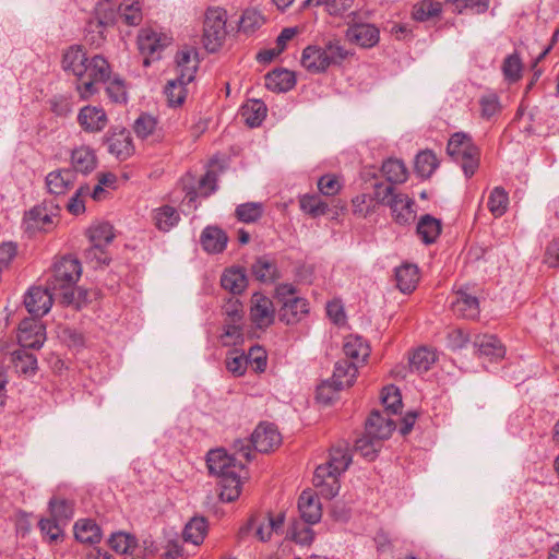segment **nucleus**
Instances as JSON below:
<instances>
[{"mask_svg": "<svg viewBox=\"0 0 559 559\" xmlns=\"http://www.w3.org/2000/svg\"><path fill=\"white\" fill-rule=\"evenodd\" d=\"M209 472L219 478V497L223 501L231 502L240 495L243 464L230 456L223 449L211 450L206 459Z\"/></svg>", "mask_w": 559, "mask_h": 559, "instance_id": "1", "label": "nucleus"}, {"mask_svg": "<svg viewBox=\"0 0 559 559\" xmlns=\"http://www.w3.org/2000/svg\"><path fill=\"white\" fill-rule=\"evenodd\" d=\"M350 463L352 455L346 442L331 449L329 461L318 466L313 475V485L322 497L332 499L338 493L341 488L338 476L348 468Z\"/></svg>", "mask_w": 559, "mask_h": 559, "instance_id": "2", "label": "nucleus"}, {"mask_svg": "<svg viewBox=\"0 0 559 559\" xmlns=\"http://www.w3.org/2000/svg\"><path fill=\"white\" fill-rule=\"evenodd\" d=\"M81 273V263L76 258L63 257L55 264L47 285L55 294L59 295L62 304L76 302L73 286L79 281Z\"/></svg>", "mask_w": 559, "mask_h": 559, "instance_id": "3", "label": "nucleus"}, {"mask_svg": "<svg viewBox=\"0 0 559 559\" xmlns=\"http://www.w3.org/2000/svg\"><path fill=\"white\" fill-rule=\"evenodd\" d=\"M111 68L100 55L87 59L82 73L76 79L75 90L82 100H86L98 93V84L110 79Z\"/></svg>", "mask_w": 559, "mask_h": 559, "instance_id": "4", "label": "nucleus"}, {"mask_svg": "<svg viewBox=\"0 0 559 559\" xmlns=\"http://www.w3.org/2000/svg\"><path fill=\"white\" fill-rule=\"evenodd\" d=\"M347 51L340 40H329L324 47L308 46L301 56L302 67L312 73L324 72L331 64L341 63Z\"/></svg>", "mask_w": 559, "mask_h": 559, "instance_id": "5", "label": "nucleus"}, {"mask_svg": "<svg viewBox=\"0 0 559 559\" xmlns=\"http://www.w3.org/2000/svg\"><path fill=\"white\" fill-rule=\"evenodd\" d=\"M447 152L452 158L462 163L466 177L475 174L478 168V150L469 136L462 132L454 133L448 142Z\"/></svg>", "mask_w": 559, "mask_h": 559, "instance_id": "6", "label": "nucleus"}, {"mask_svg": "<svg viewBox=\"0 0 559 559\" xmlns=\"http://www.w3.org/2000/svg\"><path fill=\"white\" fill-rule=\"evenodd\" d=\"M296 289L290 284H281L275 289L276 298L282 302L280 320L286 324L299 322L308 313V302L295 296Z\"/></svg>", "mask_w": 559, "mask_h": 559, "instance_id": "7", "label": "nucleus"}, {"mask_svg": "<svg viewBox=\"0 0 559 559\" xmlns=\"http://www.w3.org/2000/svg\"><path fill=\"white\" fill-rule=\"evenodd\" d=\"M227 13L223 8H209L205 13L203 27V44L207 51L215 52L226 37Z\"/></svg>", "mask_w": 559, "mask_h": 559, "instance_id": "8", "label": "nucleus"}, {"mask_svg": "<svg viewBox=\"0 0 559 559\" xmlns=\"http://www.w3.org/2000/svg\"><path fill=\"white\" fill-rule=\"evenodd\" d=\"M170 44V38L152 28H142L138 35V47L145 57L144 66L150 64L151 59H158L159 52Z\"/></svg>", "mask_w": 559, "mask_h": 559, "instance_id": "9", "label": "nucleus"}, {"mask_svg": "<svg viewBox=\"0 0 559 559\" xmlns=\"http://www.w3.org/2000/svg\"><path fill=\"white\" fill-rule=\"evenodd\" d=\"M250 319L259 329H266L273 324L275 309L272 300L261 293H254L250 300Z\"/></svg>", "mask_w": 559, "mask_h": 559, "instance_id": "10", "label": "nucleus"}, {"mask_svg": "<svg viewBox=\"0 0 559 559\" xmlns=\"http://www.w3.org/2000/svg\"><path fill=\"white\" fill-rule=\"evenodd\" d=\"M53 296H59L55 294L47 285V288H41L38 286L31 287L24 297V305L27 311L34 317H43L46 314L51 306Z\"/></svg>", "mask_w": 559, "mask_h": 559, "instance_id": "11", "label": "nucleus"}, {"mask_svg": "<svg viewBox=\"0 0 559 559\" xmlns=\"http://www.w3.org/2000/svg\"><path fill=\"white\" fill-rule=\"evenodd\" d=\"M105 141L108 146V152L118 159L124 160L134 152L130 132L123 128L111 129L107 133Z\"/></svg>", "mask_w": 559, "mask_h": 559, "instance_id": "12", "label": "nucleus"}, {"mask_svg": "<svg viewBox=\"0 0 559 559\" xmlns=\"http://www.w3.org/2000/svg\"><path fill=\"white\" fill-rule=\"evenodd\" d=\"M78 122L85 132L97 133L106 128L108 118L102 107L87 105L80 109Z\"/></svg>", "mask_w": 559, "mask_h": 559, "instance_id": "13", "label": "nucleus"}, {"mask_svg": "<svg viewBox=\"0 0 559 559\" xmlns=\"http://www.w3.org/2000/svg\"><path fill=\"white\" fill-rule=\"evenodd\" d=\"M281 441V435L272 424L259 425L251 435L253 448L263 453H267L278 447Z\"/></svg>", "mask_w": 559, "mask_h": 559, "instance_id": "14", "label": "nucleus"}, {"mask_svg": "<svg viewBox=\"0 0 559 559\" xmlns=\"http://www.w3.org/2000/svg\"><path fill=\"white\" fill-rule=\"evenodd\" d=\"M177 78L181 82H192L199 68L197 51L191 47H185L176 55Z\"/></svg>", "mask_w": 559, "mask_h": 559, "instance_id": "15", "label": "nucleus"}, {"mask_svg": "<svg viewBox=\"0 0 559 559\" xmlns=\"http://www.w3.org/2000/svg\"><path fill=\"white\" fill-rule=\"evenodd\" d=\"M346 37L352 43L369 48L379 41V29L372 24L354 23L347 28Z\"/></svg>", "mask_w": 559, "mask_h": 559, "instance_id": "16", "label": "nucleus"}, {"mask_svg": "<svg viewBox=\"0 0 559 559\" xmlns=\"http://www.w3.org/2000/svg\"><path fill=\"white\" fill-rule=\"evenodd\" d=\"M75 173L70 168L57 169L46 176V187L55 195L66 194L74 185Z\"/></svg>", "mask_w": 559, "mask_h": 559, "instance_id": "17", "label": "nucleus"}, {"mask_svg": "<svg viewBox=\"0 0 559 559\" xmlns=\"http://www.w3.org/2000/svg\"><path fill=\"white\" fill-rule=\"evenodd\" d=\"M17 340L23 349H38L45 341L43 326L34 321H23L19 328Z\"/></svg>", "mask_w": 559, "mask_h": 559, "instance_id": "18", "label": "nucleus"}, {"mask_svg": "<svg viewBox=\"0 0 559 559\" xmlns=\"http://www.w3.org/2000/svg\"><path fill=\"white\" fill-rule=\"evenodd\" d=\"M395 429V423L389 417H385L381 412H371L366 421V431L373 439H381L382 441L389 439Z\"/></svg>", "mask_w": 559, "mask_h": 559, "instance_id": "19", "label": "nucleus"}, {"mask_svg": "<svg viewBox=\"0 0 559 559\" xmlns=\"http://www.w3.org/2000/svg\"><path fill=\"white\" fill-rule=\"evenodd\" d=\"M88 57L84 48L80 45H73L67 48L62 55L61 67L64 72L72 74L78 79L85 66Z\"/></svg>", "mask_w": 559, "mask_h": 559, "instance_id": "20", "label": "nucleus"}, {"mask_svg": "<svg viewBox=\"0 0 559 559\" xmlns=\"http://www.w3.org/2000/svg\"><path fill=\"white\" fill-rule=\"evenodd\" d=\"M298 509L301 519L309 523L316 524L321 520L322 510L318 498L310 491H304L298 500Z\"/></svg>", "mask_w": 559, "mask_h": 559, "instance_id": "21", "label": "nucleus"}, {"mask_svg": "<svg viewBox=\"0 0 559 559\" xmlns=\"http://www.w3.org/2000/svg\"><path fill=\"white\" fill-rule=\"evenodd\" d=\"M357 376V364L347 360H340L335 364L331 378L336 390H343L354 384Z\"/></svg>", "mask_w": 559, "mask_h": 559, "instance_id": "22", "label": "nucleus"}, {"mask_svg": "<svg viewBox=\"0 0 559 559\" xmlns=\"http://www.w3.org/2000/svg\"><path fill=\"white\" fill-rule=\"evenodd\" d=\"M414 205L413 199L404 193H399L390 205L395 222L401 225L413 222L415 219Z\"/></svg>", "mask_w": 559, "mask_h": 559, "instance_id": "23", "label": "nucleus"}, {"mask_svg": "<svg viewBox=\"0 0 559 559\" xmlns=\"http://www.w3.org/2000/svg\"><path fill=\"white\" fill-rule=\"evenodd\" d=\"M452 309L454 313L466 318L475 319L479 313L478 299L469 295L466 290H459L455 299L452 301Z\"/></svg>", "mask_w": 559, "mask_h": 559, "instance_id": "24", "label": "nucleus"}, {"mask_svg": "<svg viewBox=\"0 0 559 559\" xmlns=\"http://www.w3.org/2000/svg\"><path fill=\"white\" fill-rule=\"evenodd\" d=\"M222 287L234 295L241 294L248 286V277L245 269L233 266L227 269L221 278Z\"/></svg>", "mask_w": 559, "mask_h": 559, "instance_id": "25", "label": "nucleus"}, {"mask_svg": "<svg viewBox=\"0 0 559 559\" xmlns=\"http://www.w3.org/2000/svg\"><path fill=\"white\" fill-rule=\"evenodd\" d=\"M295 83L294 73L285 69L274 70L265 75V86L272 92H287Z\"/></svg>", "mask_w": 559, "mask_h": 559, "instance_id": "26", "label": "nucleus"}, {"mask_svg": "<svg viewBox=\"0 0 559 559\" xmlns=\"http://www.w3.org/2000/svg\"><path fill=\"white\" fill-rule=\"evenodd\" d=\"M71 163L74 173L88 174L96 167V156L92 148L88 146H80L73 150L71 154Z\"/></svg>", "mask_w": 559, "mask_h": 559, "instance_id": "27", "label": "nucleus"}, {"mask_svg": "<svg viewBox=\"0 0 559 559\" xmlns=\"http://www.w3.org/2000/svg\"><path fill=\"white\" fill-rule=\"evenodd\" d=\"M343 350L345 356L357 365L364 362L370 354L369 345L357 335H349L345 338Z\"/></svg>", "mask_w": 559, "mask_h": 559, "instance_id": "28", "label": "nucleus"}, {"mask_svg": "<svg viewBox=\"0 0 559 559\" xmlns=\"http://www.w3.org/2000/svg\"><path fill=\"white\" fill-rule=\"evenodd\" d=\"M396 286L402 293H411L415 289L419 275L415 264L405 263L395 270Z\"/></svg>", "mask_w": 559, "mask_h": 559, "instance_id": "29", "label": "nucleus"}, {"mask_svg": "<svg viewBox=\"0 0 559 559\" xmlns=\"http://www.w3.org/2000/svg\"><path fill=\"white\" fill-rule=\"evenodd\" d=\"M226 234L217 227H206L201 235V243L210 253L222 252L227 245Z\"/></svg>", "mask_w": 559, "mask_h": 559, "instance_id": "30", "label": "nucleus"}, {"mask_svg": "<svg viewBox=\"0 0 559 559\" xmlns=\"http://www.w3.org/2000/svg\"><path fill=\"white\" fill-rule=\"evenodd\" d=\"M266 106L259 99L248 100L241 107V117L250 128L259 127L266 117Z\"/></svg>", "mask_w": 559, "mask_h": 559, "instance_id": "31", "label": "nucleus"}, {"mask_svg": "<svg viewBox=\"0 0 559 559\" xmlns=\"http://www.w3.org/2000/svg\"><path fill=\"white\" fill-rule=\"evenodd\" d=\"M11 361L17 373L33 376L37 370V358L26 349L19 348L11 354Z\"/></svg>", "mask_w": 559, "mask_h": 559, "instance_id": "32", "label": "nucleus"}, {"mask_svg": "<svg viewBox=\"0 0 559 559\" xmlns=\"http://www.w3.org/2000/svg\"><path fill=\"white\" fill-rule=\"evenodd\" d=\"M74 536L76 540L84 544H96L102 538L99 526L92 520H80L74 525Z\"/></svg>", "mask_w": 559, "mask_h": 559, "instance_id": "33", "label": "nucleus"}, {"mask_svg": "<svg viewBox=\"0 0 559 559\" xmlns=\"http://www.w3.org/2000/svg\"><path fill=\"white\" fill-rule=\"evenodd\" d=\"M253 276L263 283H271L278 277L277 266L267 257H259L251 266Z\"/></svg>", "mask_w": 559, "mask_h": 559, "instance_id": "34", "label": "nucleus"}, {"mask_svg": "<svg viewBox=\"0 0 559 559\" xmlns=\"http://www.w3.org/2000/svg\"><path fill=\"white\" fill-rule=\"evenodd\" d=\"M50 224H52L51 215L43 206H34L25 213L24 226L26 230H41Z\"/></svg>", "mask_w": 559, "mask_h": 559, "instance_id": "35", "label": "nucleus"}, {"mask_svg": "<svg viewBox=\"0 0 559 559\" xmlns=\"http://www.w3.org/2000/svg\"><path fill=\"white\" fill-rule=\"evenodd\" d=\"M474 344L478 348L480 355L492 358H502L504 356L503 346L493 335H478L476 336Z\"/></svg>", "mask_w": 559, "mask_h": 559, "instance_id": "36", "label": "nucleus"}, {"mask_svg": "<svg viewBox=\"0 0 559 559\" xmlns=\"http://www.w3.org/2000/svg\"><path fill=\"white\" fill-rule=\"evenodd\" d=\"M441 233V223L439 219L427 214L424 215L417 224V234L425 243H432Z\"/></svg>", "mask_w": 559, "mask_h": 559, "instance_id": "37", "label": "nucleus"}, {"mask_svg": "<svg viewBox=\"0 0 559 559\" xmlns=\"http://www.w3.org/2000/svg\"><path fill=\"white\" fill-rule=\"evenodd\" d=\"M206 533V520L204 518H193L186 524L182 536L185 542L198 546L204 540Z\"/></svg>", "mask_w": 559, "mask_h": 559, "instance_id": "38", "label": "nucleus"}, {"mask_svg": "<svg viewBox=\"0 0 559 559\" xmlns=\"http://www.w3.org/2000/svg\"><path fill=\"white\" fill-rule=\"evenodd\" d=\"M436 353L427 347H420L409 358V369L418 373L426 372L436 362Z\"/></svg>", "mask_w": 559, "mask_h": 559, "instance_id": "39", "label": "nucleus"}, {"mask_svg": "<svg viewBox=\"0 0 559 559\" xmlns=\"http://www.w3.org/2000/svg\"><path fill=\"white\" fill-rule=\"evenodd\" d=\"M381 171L391 183H403L407 179V168L396 158H389L382 164Z\"/></svg>", "mask_w": 559, "mask_h": 559, "instance_id": "40", "label": "nucleus"}, {"mask_svg": "<svg viewBox=\"0 0 559 559\" xmlns=\"http://www.w3.org/2000/svg\"><path fill=\"white\" fill-rule=\"evenodd\" d=\"M118 10L120 17L127 25L136 26L143 20L142 9L139 1L123 0Z\"/></svg>", "mask_w": 559, "mask_h": 559, "instance_id": "41", "label": "nucleus"}, {"mask_svg": "<svg viewBox=\"0 0 559 559\" xmlns=\"http://www.w3.org/2000/svg\"><path fill=\"white\" fill-rule=\"evenodd\" d=\"M179 219V214L173 206L165 205L154 212L155 225L162 231L171 229L178 224Z\"/></svg>", "mask_w": 559, "mask_h": 559, "instance_id": "42", "label": "nucleus"}, {"mask_svg": "<svg viewBox=\"0 0 559 559\" xmlns=\"http://www.w3.org/2000/svg\"><path fill=\"white\" fill-rule=\"evenodd\" d=\"M438 165V158L431 151L418 153L415 159V170L423 178H429Z\"/></svg>", "mask_w": 559, "mask_h": 559, "instance_id": "43", "label": "nucleus"}, {"mask_svg": "<svg viewBox=\"0 0 559 559\" xmlns=\"http://www.w3.org/2000/svg\"><path fill=\"white\" fill-rule=\"evenodd\" d=\"M382 447L381 439H373L366 431V435L359 438L355 443V450L368 461H373Z\"/></svg>", "mask_w": 559, "mask_h": 559, "instance_id": "44", "label": "nucleus"}, {"mask_svg": "<svg viewBox=\"0 0 559 559\" xmlns=\"http://www.w3.org/2000/svg\"><path fill=\"white\" fill-rule=\"evenodd\" d=\"M50 514L56 521L67 524L73 516V503L62 498H52L49 501Z\"/></svg>", "mask_w": 559, "mask_h": 559, "instance_id": "45", "label": "nucleus"}, {"mask_svg": "<svg viewBox=\"0 0 559 559\" xmlns=\"http://www.w3.org/2000/svg\"><path fill=\"white\" fill-rule=\"evenodd\" d=\"M190 82H181L180 79L168 81L165 87V95L170 106H180L187 97L186 85Z\"/></svg>", "mask_w": 559, "mask_h": 559, "instance_id": "46", "label": "nucleus"}, {"mask_svg": "<svg viewBox=\"0 0 559 559\" xmlns=\"http://www.w3.org/2000/svg\"><path fill=\"white\" fill-rule=\"evenodd\" d=\"M509 197L501 187H496L488 198V209L495 217L502 216L508 209Z\"/></svg>", "mask_w": 559, "mask_h": 559, "instance_id": "47", "label": "nucleus"}, {"mask_svg": "<svg viewBox=\"0 0 559 559\" xmlns=\"http://www.w3.org/2000/svg\"><path fill=\"white\" fill-rule=\"evenodd\" d=\"M299 204H300V209L313 216V217H317V216H321V215H324L326 212H328V203L322 201V199L319 197V195H310V194H305L300 198L299 200Z\"/></svg>", "mask_w": 559, "mask_h": 559, "instance_id": "48", "label": "nucleus"}, {"mask_svg": "<svg viewBox=\"0 0 559 559\" xmlns=\"http://www.w3.org/2000/svg\"><path fill=\"white\" fill-rule=\"evenodd\" d=\"M88 236L91 243L102 247H106L115 238L114 228L108 223H102L91 227L88 230Z\"/></svg>", "mask_w": 559, "mask_h": 559, "instance_id": "49", "label": "nucleus"}, {"mask_svg": "<svg viewBox=\"0 0 559 559\" xmlns=\"http://www.w3.org/2000/svg\"><path fill=\"white\" fill-rule=\"evenodd\" d=\"M441 12V3L432 0H423L414 5L413 17L417 21H427Z\"/></svg>", "mask_w": 559, "mask_h": 559, "instance_id": "50", "label": "nucleus"}, {"mask_svg": "<svg viewBox=\"0 0 559 559\" xmlns=\"http://www.w3.org/2000/svg\"><path fill=\"white\" fill-rule=\"evenodd\" d=\"M263 213V206L258 202H248L237 206L236 216L243 223L257 222Z\"/></svg>", "mask_w": 559, "mask_h": 559, "instance_id": "51", "label": "nucleus"}, {"mask_svg": "<svg viewBox=\"0 0 559 559\" xmlns=\"http://www.w3.org/2000/svg\"><path fill=\"white\" fill-rule=\"evenodd\" d=\"M381 401L385 407V412L390 414H396L402 406L400 391L394 385L383 388L381 393Z\"/></svg>", "mask_w": 559, "mask_h": 559, "instance_id": "52", "label": "nucleus"}, {"mask_svg": "<svg viewBox=\"0 0 559 559\" xmlns=\"http://www.w3.org/2000/svg\"><path fill=\"white\" fill-rule=\"evenodd\" d=\"M399 193L395 192V189L382 182H377L373 186V193L371 198L373 199V204L386 205L390 207L392 202L395 200V197Z\"/></svg>", "mask_w": 559, "mask_h": 559, "instance_id": "53", "label": "nucleus"}, {"mask_svg": "<svg viewBox=\"0 0 559 559\" xmlns=\"http://www.w3.org/2000/svg\"><path fill=\"white\" fill-rule=\"evenodd\" d=\"M502 72L509 82H516L521 78L522 73V61L518 53L509 55L502 64Z\"/></svg>", "mask_w": 559, "mask_h": 559, "instance_id": "54", "label": "nucleus"}, {"mask_svg": "<svg viewBox=\"0 0 559 559\" xmlns=\"http://www.w3.org/2000/svg\"><path fill=\"white\" fill-rule=\"evenodd\" d=\"M242 326L241 322H229L225 321L224 332L221 335L223 345L233 346L237 345L242 341Z\"/></svg>", "mask_w": 559, "mask_h": 559, "instance_id": "55", "label": "nucleus"}, {"mask_svg": "<svg viewBox=\"0 0 559 559\" xmlns=\"http://www.w3.org/2000/svg\"><path fill=\"white\" fill-rule=\"evenodd\" d=\"M109 545L116 552L128 554L135 547V538L129 534L118 532L111 534Z\"/></svg>", "mask_w": 559, "mask_h": 559, "instance_id": "56", "label": "nucleus"}, {"mask_svg": "<svg viewBox=\"0 0 559 559\" xmlns=\"http://www.w3.org/2000/svg\"><path fill=\"white\" fill-rule=\"evenodd\" d=\"M264 22L263 16L254 9L246 10L239 22V29L243 33H252Z\"/></svg>", "mask_w": 559, "mask_h": 559, "instance_id": "57", "label": "nucleus"}, {"mask_svg": "<svg viewBox=\"0 0 559 559\" xmlns=\"http://www.w3.org/2000/svg\"><path fill=\"white\" fill-rule=\"evenodd\" d=\"M88 186H81L67 203L68 211L73 215H79L85 212L83 198L90 194Z\"/></svg>", "mask_w": 559, "mask_h": 559, "instance_id": "58", "label": "nucleus"}, {"mask_svg": "<svg viewBox=\"0 0 559 559\" xmlns=\"http://www.w3.org/2000/svg\"><path fill=\"white\" fill-rule=\"evenodd\" d=\"M479 105L481 117L486 119H490L501 109L499 97L493 93L481 96L479 99Z\"/></svg>", "mask_w": 559, "mask_h": 559, "instance_id": "59", "label": "nucleus"}, {"mask_svg": "<svg viewBox=\"0 0 559 559\" xmlns=\"http://www.w3.org/2000/svg\"><path fill=\"white\" fill-rule=\"evenodd\" d=\"M225 321L241 322L243 318L242 304L237 298H229L223 306Z\"/></svg>", "mask_w": 559, "mask_h": 559, "instance_id": "60", "label": "nucleus"}, {"mask_svg": "<svg viewBox=\"0 0 559 559\" xmlns=\"http://www.w3.org/2000/svg\"><path fill=\"white\" fill-rule=\"evenodd\" d=\"M248 359V365H250L257 372H263L266 368V353L260 346H252L249 349L248 355H246Z\"/></svg>", "mask_w": 559, "mask_h": 559, "instance_id": "61", "label": "nucleus"}, {"mask_svg": "<svg viewBox=\"0 0 559 559\" xmlns=\"http://www.w3.org/2000/svg\"><path fill=\"white\" fill-rule=\"evenodd\" d=\"M64 525V523L56 521V519L52 516L51 519H43L39 522L40 531L43 534L48 536L50 540H57L60 536H62Z\"/></svg>", "mask_w": 559, "mask_h": 559, "instance_id": "62", "label": "nucleus"}, {"mask_svg": "<svg viewBox=\"0 0 559 559\" xmlns=\"http://www.w3.org/2000/svg\"><path fill=\"white\" fill-rule=\"evenodd\" d=\"M58 337L69 347L79 348L84 344L83 335L75 329L69 326L60 328Z\"/></svg>", "mask_w": 559, "mask_h": 559, "instance_id": "63", "label": "nucleus"}, {"mask_svg": "<svg viewBox=\"0 0 559 559\" xmlns=\"http://www.w3.org/2000/svg\"><path fill=\"white\" fill-rule=\"evenodd\" d=\"M236 352H233L226 358V368L229 372H231L236 377L242 376L248 367V359L246 355H235Z\"/></svg>", "mask_w": 559, "mask_h": 559, "instance_id": "64", "label": "nucleus"}]
</instances>
